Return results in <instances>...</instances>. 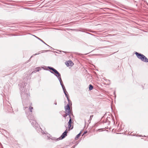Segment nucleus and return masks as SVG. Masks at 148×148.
Masks as SVG:
<instances>
[{"instance_id": "1", "label": "nucleus", "mask_w": 148, "mask_h": 148, "mask_svg": "<svg viewBox=\"0 0 148 148\" xmlns=\"http://www.w3.org/2000/svg\"><path fill=\"white\" fill-rule=\"evenodd\" d=\"M70 104L69 103L67 104L66 106H65V114H63V116L65 118L67 115L69 116V117H70L71 116V114L73 115L72 109H71L70 107Z\"/></svg>"}, {"instance_id": "2", "label": "nucleus", "mask_w": 148, "mask_h": 148, "mask_svg": "<svg viewBox=\"0 0 148 148\" xmlns=\"http://www.w3.org/2000/svg\"><path fill=\"white\" fill-rule=\"evenodd\" d=\"M135 54L138 58L140 59L143 61L146 62H148V59L144 55L139 53L137 52H136Z\"/></svg>"}, {"instance_id": "3", "label": "nucleus", "mask_w": 148, "mask_h": 148, "mask_svg": "<svg viewBox=\"0 0 148 148\" xmlns=\"http://www.w3.org/2000/svg\"><path fill=\"white\" fill-rule=\"evenodd\" d=\"M49 68L53 71H51V73H53L54 72L55 74H56V76H58L59 78H61L60 74L56 70L51 67H49Z\"/></svg>"}, {"instance_id": "4", "label": "nucleus", "mask_w": 148, "mask_h": 148, "mask_svg": "<svg viewBox=\"0 0 148 148\" xmlns=\"http://www.w3.org/2000/svg\"><path fill=\"white\" fill-rule=\"evenodd\" d=\"M65 64L67 66L71 67L74 64L73 63L71 60H68L65 62Z\"/></svg>"}, {"instance_id": "5", "label": "nucleus", "mask_w": 148, "mask_h": 148, "mask_svg": "<svg viewBox=\"0 0 148 148\" xmlns=\"http://www.w3.org/2000/svg\"><path fill=\"white\" fill-rule=\"evenodd\" d=\"M67 131L66 130L62 134L61 137H60L59 138V140L62 139L64 138L65 137L67 136Z\"/></svg>"}, {"instance_id": "6", "label": "nucleus", "mask_w": 148, "mask_h": 148, "mask_svg": "<svg viewBox=\"0 0 148 148\" xmlns=\"http://www.w3.org/2000/svg\"><path fill=\"white\" fill-rule=\"evenodd\" d=\"M69 118L70 119L69 120L68 122V124H69L68 127L69 128V130H70V129H71L73 128V127H71V124L72 122V120H71L72 119H71V116H70V117H69Z\"/></svg>"}, {"instance_id": "7", "label": "nucleus", "mask_w": 148, "mask_h": 148, "mask_svg": "<svg viewBox=\"0 0 148 148\" xmlns=\"http://www.w3.org/2000/svg\"><path fill=\"white\" fill-rule=\"evenodd\" d=\"M40 69H41L40 68H36L35 69V70L32 72V73H36L37 71H39L40 70Z\"/></svg>"}, {"instance_id": "8", "label": "nucleus", "mask_w": 148, "mask_h": 148, "mask_svg": "<svg viewBox=\"0 0 148 148\" xmlns=\"http://www.w3.org/2000/svg\"><path fill=\"white\" fill-rule=\"evenodd\" d=\"M89 90H92L93 88V86L91 85L90 84L89 85Z\"/></svg>"}, {"instance_id": "9", "label": "nucleus", "mask_w": 148, "mask_h": 148, "mask_svg": "<svg viewBox=\"0 0 148 148\" xmlns=\"http://www.w3.org/2000/svg\"><path fill=\"white\" fill-rule=\"evenodd\" d=\"M64 93L66 95V98H67L68 100L69 101L68 96V95H67L66 94V93H67V92L66 91H65L64 90Z\"/></svg>"}, {"instance_id": "10", "label": "nucleus", "mask_w": 148, "mask_h": 148, "mask_svg": "<svg viewBox=\"0 0 148 148\" xmlns=\"http://www.w3.org/2000/svg\"><path fill=\"white\" fill-rule=\"evenodd\" d=\"M80 136V134L79 133L78 134V135H77L76 136L75 139L76 140H77L78 139V138Z\"/></svg>"}, {"instance_id": "11", "label": "nucleus", "mask_w": 148, "mask_h": 148, "mask_svg": "<svg viewBox=\"0 0 148 148\" xmlns=\"http://www.w3.org/2000/svg\"><path fill=\"white\" fill-rule=\"evenodd\" d=\"M102 131H103V129H98L97 130V131L98 132H100Z\"/></svg>"}, {"instance_id": "12", "label": "nucleus", "mask_w": 148, "mask_h": 148, "mask_svg": "<svg viewBox=\"0 0 148 148\" xmlns=\"http://www.w3.org/2000/svg\"><path fill=\"white\" fill-rule=\"evenodd\" d=\"M33 109V108L32 107H30L29 109L31 112H32V110Z\"/></svg>"}, {"instance_id": "13", "label": "nucleus", "mask_w": 148, "mask_h": 148, "mask_svg": "<svg viewBox=\"0 0 148 148\" xmlns=\"http://www.w3.org/2000/svg\"><path fill=\"white\" fill-rule=\"evenodd\" d=\"M93 115H91L90 116V120H91L92 119V118L93 117Z\"/></svg>"}]
</instances>
